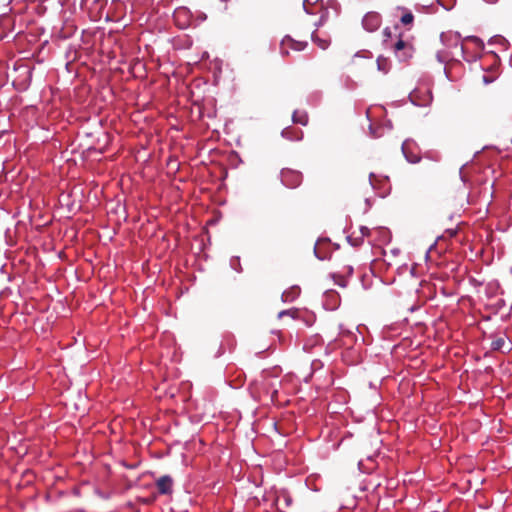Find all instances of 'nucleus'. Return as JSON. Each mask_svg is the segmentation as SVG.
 I'll return each instance as SVG.
<instances>
[{
    "label": "nucleus",
    "instance_id": "obj_1",
    "mask_svg": "<svg viewBox=\"0 0 512 512\" xmlns=\"http://www.w3.org/2000/svg\"><path fill=\"white\" fill-rule=\"evenodd\" d=\"M393 51L400 61H408L413 57L415 48L412 41L404 40L403 34H399V38L393 46Z\"/></svg>",
    "mask_w": 512,
    "mask_h": 512
},
{
    "label": "nucleus",
    "instance_id": "obj_2",
    "mask_svg": "<svg viewBox=\"0 0 512 512\" xmlns=\"http://www.w3.org/2000/svg\"><path fill=\"white\" fill-rule=\"evenodd\" d=\"M273 386L271 379L261 378L251 384V391L254 397L258 399H260L263 394L269 393L271 394V399H273L277 394V390L274 389Z\"/></svg>",
    "mask_w": 512,
    "mask_h": 512
},
{
    "label": "nucleus",
    "instance_id": "obj_3",
    "mask_svg": "<svg viewBox=\"0 0 512 512\" xmlns=\"http://www.w3.org/2000/svg\"><path fill=\"white\" fill-rule=\"evenodd\" d=\"M281 182L287 188L294 189L301 185L303 181V175L300 171L284 168L281 170Z\"/></svg>",
    "mask_w": 512,
    "mask_h": 512
},
{
    "label": "nucleus",
    "instance_id": "obj_4",
    "mask_svg": "<svg viewBox=\"0 0 512 512\" xmlns=\"http://www.w3.org/2000/svg\"><path fill=\"white\" fill-rule=\"evenodd\" d=\"M382 23V18L377 12H368L362 19L363 28L368 32H374L379 29Z\"/></svg>",
    "mask_w": 512,
    "mask_h": 512
},
{
    "label": "nucleus",
    "instance_id": "obj_5",
    "mask_svg": "<svg viewBox=\"0 0 512 512\" xmlns=\"http://www.w3.org/2000/svg\"><path fill=\"white\" fill-rule=\"evenodd\" d=\"M307 45L308 43L306 41H296L290 36H286L281 42V53L283 55H288L289 49L302 51L307 47Z\"/></svg>",
    "mask_w": 512,
    "mask_h": 512
},
{
    "label": "nucleus",
    "instance_id": "obj_6",
    "mask_svg": "<svg viewBox=\"0 0 512 512\" xmlns=\"http://www.w3.org/2000/svg\"><path fill=\"white\" fill-rule=\"evenodd\" d=\"M156 487L160 494L170 495L173 491V479L169 475L161 476L156 481Z\"/></svg>",
    "mask_w": 512,
    "mask_h": 512
},
{
    "label": "nucleus",
    "instance_id": "obj_7",
    "mask_svg": "<svg viewBox=\"0 0 512 512\" xmlns=\"http://www.w3.org/2000/svg\"><path fill=\"white\" fill-rule=\"evenodd\" d=\"M492 350L495 351H510L511 350V343L507 341L504 337H499L492 341L491 343Z\"/></svg>",
    "mask_w": 512,
    "mask_h": 512
},
{
    "label": "nucleus",
    "instance_id": "obj_8",
    "mask_svg": "<svg viewBox=\"0 0 512 512\" xmlns=\"http://www.w3.org/2000/svg\"><path fill=\"white\" fill-rule=\"evenodd\" d=\"M300 294V288L298 286H292L290 289L286 290L282 294V298L284 301H293L295 300Z\"/></svg>",
    "mask_w": 512,
    "mask_h": 512
},
{
    "label": "nucleus",
    "instance_id": "obj_9",
    "mask_svg": "<svg viewBox=\"0 0 512 512\" xmlns=\"http://www.w3.org/2000/svg\"><path fill=\"white\" fill-rule=\"evenodd\" d=\"M397 9L403 12L400 22L405 26L412 25L414 22V15L412 12L403 7H397Z\"/></svg>",
    "mask_w": 512,
    "mask_h": 512
},
{
    "label": "nucleus",
    "instance_id": "obj_10",
    "mask_svg": "<svg viewBox=\"0 0 512 512\" xmlns=\"http://www.w3.org/2000/svg\"><path fill=\"white\" fill-rule=\"evenodd\" d=\"M293 122L306 126L308 124V114L302 110H296L293 113Z\"/></svg>",
    "mask_w": 512,
    "mask_h": 512
},
{
    "label": "nucleus",
    "instance_id": "obj_11",
    "mask_svg": "<svg viewBox=\"0 0 512 512\" xmlns=\"http://www.w3.org/2000/svg\"><path fill=\"white\" fill-rule=\"evenodd\" d=\"M312 41L322 50H325L330 45L329 39L320 38L315 32L311 34Z\"/></svg>",
    "mask_w": 512,
    "mask_h": 512
},
{
    "label": "nucleus",
    "instance_id": "obj_12",
    "mask_svg": "<svg viewBox=\"0 0 512 512\" xmlns=\"http://www.w3.org/2000/svg\"><path fill=\"white\" fill-rule=\"evenodd\" d=\"M377 66L378 69L384 73H386L389 70V61L388 59L384 57H378L377 58Z\"/></svg>",
    "mask_w": 512,
    "mask_h": 512
},
{
    "label": "nucleus",
    "instance_id": "obj_13",
    "mask_svg": "<svg viewBox=\"0 0 512 512\" xmlns=\"http://www.w3.org/2000/svg\"><path fill=\"white\" fill-rule=\"evenodd\" d=\"M298 314V310L297 309H289V310H284V311H281L278 315L279 318H282L284 315H289L293 318H295Z\"/></svg>",
    "mask_w": 512,
    "mask_h": 512
},
{
    "label": "nucleus",
    "instance_id": "obj_14",
    "mask_svg": "<svg viewBox=\"0 0 512 512\" xmlns=\"http://www.w3.org/2000/svg\"><path fill=\"white\" fill-rule=\"evenodd\" d=\"M402 152H403V153H404V155L406 156L407 160H408L409 162H411V163H417V162L420 160V158H419L418 156H411V157H410V156H408V155L406 154V151H405V144H403V145H402Z\"/></svg>",
    "mask_w": 512,
    "mask_h": 512
},
{
    "label": "nucleus",
    "instance_id": "obj_15",
    "mask_svg": "<svg viewBox=\"0 0 512 512\" xmlns=\"http://www.w3.org/2000/svg\"><path fill=\"white\" fill-rule=\"evenodd\" d=\"M383 35L385 38H390L391 37V30L389 28H385L384 31H383Z\"/></svg>",
    "mask_w": 512,
    "mask_h": 512
},
{
    "label": "nucleus",
    "instance_id": "obj_16",
    "mask_svg": "<svg viewBox=\"0 0 512 512\" xmlns=\"http://www.w3.org/2000/svg\"><path fill=\"white\" fill-rule=\"evenodd\" d=\"M339 281H337V283L340 285V286H345V279L341 276L338 277Z\"/></svg>",
    "mask_w": 512,
    "mask_h": 512
},
{
    "label": "nucleus",
    "instance_id": "obj_17",
    "mask_svg": "<svg viewBox=\"0 0 512 512\" xmlns=\"http://www.w3.org/2000/svg\"><path fill=\"white\" fill-rule=\"evenodd\" d=\"M410 99L413 103H416V91L410 93Z\"/></svg>",
    "mask_w": 512,
    "mask_h": 512
},
{
    "label": "nucleus",
    "instance_id": "obj_18",
    "mask_svg": "<svg viewBox=\"0 0 512 512\" xmlns=\"http://www.w3.org/2000/svg\"><path fill=\"white\" fill-rule=\"evenodd\" d=\"M290 133V131L288 129H285L283 130L282 134L283 136L287 137V138H291L288 134Z\"/></svg>",
    "mask_w": 512,
    "mask_h": 512
},
{
    "label": "nucleus",
    "instance_id": "obj_19",
    "mask_svg": "<svg viewBox=\"0 0 512 512\" xmlns=\"http://www.w3.org/2000/svg\"><path fill=\"white\" fill-rule=\"evenodd\" d=\"M302 136H303L302 131H299L298 135L295 137V139L300 140L302 138Z\"/></svg>",
    "mask_w": 512,
    "mask_h": 512
},
{
    "label": "nucleus",
    "instance_id": "obj_20",
    "mask_svg": "<svg viewBox=\"0 0 512 512\" xmlns=\"http://www.w3.org/2000/svg\"><path fill=\"white\" fill-rule=\"evenodd\" d=\"M346 269L348 274H351L353 271V268L351 266H347Z\"/></svg>",
    "mask_w": 512,
    "mask_h": 512
},
{
    "label": "nucleus",
    "instance_id": "obj_21",
    "mask_svg": "<svg viewBox=\"0 0 512 512\" xmlns=\"http://www.w3.org/2000/svg\"><path fill=\"white\" fill-rule=\"evenodd\" d=\"M483 81L485 83H490L492 80L491 79H488L486 76H483Z\"/></svg>",
    "mask_w": 512,
    "mask_h": 512
},
{
    "label": "nucleus",
    "instance_id": "obj_22",
    "mask_svg": "<svg viewBox=\"0 0 512 512\" xmlns=\"http://www.w3.org/2000/svg\"><path fill=\"white\" fill-rule=\"evenodd\" d=\"M485 2L489 3V4H494L496 3L498 0H484Z\"/></svg>",
    "mask_w": 512,
    "mask_h": 512
},
{
    "label": "nucleus",
    "instance_id": "obj_23",
    "mask_svg": "<svg viewBox=\"0 0 512 512\" xmlns=\"http://www.w3.org/2000/svg\"><path fill=\"white\" fill-rule=\"evenodd\" d=\"M373 177H374V174H373V173H371V174H370V180H371V181H372V178H373Z\"/></svg>",
    "mask_w": 512,
    "mask_h": 512
}]
</instances>
